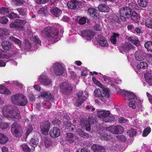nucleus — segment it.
<instances>
[{
    "label": "nucleus",
    "mask_w": 152,
    "mask_h": 152,
    "mask_svg": "<svg viewBox=\"0 0 152 152\" xmlns=\"http://www.w3.org/2000/svg\"><path fill=\"white\" fill-rule=\"evenodd\" d=\"M2 113L4 116L9 120L17 121L21 118L19 109L13 105L4 106L3 108Z\"/></svg>",
    "instance_id": "1"
},
{
    "label": "nucleus",
    "mask_w": 152,
    "mask_h": 152,
    "mask_svg": "<svg viewBox=\"0 0 152 152\" xmlns=\"http://www.w3.org/2000/svg\"><path fill=\"white\" fill-rule=\"evenodd\" d=\"M42 36L46 39L50 40L51 42H56L58 41L59 31L55 27L47 26L41 30Z\"/></svg>",
    "instance_id": "2"
},
{
    "label": "nucleus",
    "mask_w": 152,
    "mask_h": 152,
    "mask_svg": "<svg viewBox=\"0 0 152 152\" xmlns=\"http://www.w3.org/2000/svg\"><path fill=\"white\" fill-rule=\"evenodd\" d=\"M118 93L120 94H123L127 97L128 100H130L129 104L130 107L135 109L137 106L140 107L141 105V102L140 99L137 97L133 92L120 89L118 91Z\"/></svg>",
    "instance_id": "3"
},
{
    "label": "nucleus",
    "mask_w": 152,
    "mask_h": 152,
    "mask_svg": "<svg viewBox=\"0 0 152 152\" xmlns=\"http://www.w3.org/2000/svg\"><path fill=\"white\" fill-rule=\"evenodd\" d=\"M94 94L95 96L98 97L103 102L107 101L110 96L109 89L107 88H104L102 90L96 89L94 91Z\"/></svg>",
    "instance_id": "4"
},
{
    "label": "nucleus",
    "mask_w": 152,
    "mask_h": 152,
    "mask_svg": "<svg viewBox=\"0 0 152 152\" xmlns=\"http://www.w3.org/2000/svg\"><path fill=\"white\" fill-rule=\"evenodd\" d=\"M11 131L12 134L17 137H20L23 135L22 126L17 122H14L11 128Z\"/></svg>",
    "instance_id": "5"
},
{
    "label": "nucleus",
    "mask_w": 152,
    "mask_h": 152,
    "mask_svg": "<svg viewBox=\"0 0 152 152\" xmlns=\"http://www.w3.org/2000/svg\"><path fill=\"white\" fill-rule=\"evenodd\" d=\"M119 12L120 18L122 20L130 18L132 13V10L127 6L121 7L120 9Z\"/></svg>",
    "instance_id": "6"
},
{
    "label": "nucleus",
    "mask_w": 152,
    "mask_h": 152,
    "mask_svg": "<svg viewBox=\"0 0 152 152\" xmlns=\"http://www.w3.org/2000/svg\"><path fill=\"white\" fill-rule=\"evenodd\" d=\"M38 81L41 84L45 86L49 87L52 86V80L48 77L45 73H42L38 77Z\"/></svg>",
    "instance_id": "7"
},
{
    "label": "nucleus",
    "mask_w": 152,
    "mask_h": 152,
    "mask_svg": "<svg viewBox=\"0 0 152 152\" xmlns=\"http://www.w3.org/2000/svg\"><path fill=\"white\" fill-rule=\"evenodd\" d=\"M77 101L75 103V105L79 107L86 99L87 97L86 95H88V92L85 91L84 92L82 91H80L77 93Z\"/></svg>",
    "instance_id": "8"
},
{
    "label": "nucleus",
    "mask_w": 152,
    "mask_h": 152,
    "mask_svg": "<svg viewBox=\"0 0 152 152\" xmlns=\"http://www.w3.org/2000/svg\"><path fill=\"white\" fill-rule=\"evenodd\" d=\"M97 113L98 116L102 118L104 122H108L113 120V118L111 119V118L109 117L110 112L109 111L101 110L98 111Z\"/></svg>",
    "instance_id": "9"
},
{
    "label": "nucleus",
    "mask_w": 152,
    "mask_h": 152,
    "mask_svg": "<svg viewBox=\"0 0 152 152\" xmlns=\"http://www.w3.org/2000/svg\"><path fill=\"white\" fill-rule=\"evenodd\" d=\"M60 88L61 92L65 95L70 93L72 89L71 85L66 82H64L61 84Z\"/></svg>",
    "instance_id": "10"
},
{
    "label": "nucleus",
    "mask_w": 152,
    "mask_h": 152,
    "mask_svg": "<svg viewBox=\"0 0 152 152\" xmlns=\"http://www.w3.org/2000/svg\"><path fill=\"white\" fill-rule=\"evenodd\" d=\"M107 130L114 134H121L124 131L123 128L120 126H114L107 128Z\"/></svg>",
    "instance_id": "11"
},
{
    "label": "nucleus",
    "mask_w": 152,
    "mask_h": 152,
    "mask_svg": "<svg viewBox=\"0 0 152 152\" xmlns=\"http://www.w3.org/2000/svg\"><path fill=\"white\" fill-rule=\"evenodd\" d=\"M50 125V123L48 121H45L41 124V131L43 134L46 135L48 134Z\"/></svg>",
    "instance_id": "12"
},
{
    "label": "nucleus",
    "mask_w": 152,
    "mask_h": 152,
    "mask_svg": "<svg viewBox=\"0 0 152 152\" xmlns=\"http://www.w3.org/2000/svg\"><path fill=\"white\" fill-rule=\"evenodd\" d=\"M81 34L82 36L85 37L86 39L91 40L94 37L95 34L88 29H86L82 31L81 32Z\"/></svg>",
    "instance_id": "13"
},
{
    "label": "nucleus",
    "mask_w": 152,
    "mask_h": 152,
    "mask_svg": "<svg viewBox=\"0 0 152 152\" xmlns=\"http://www.w3.org/2000/svg\"><path fill=\"white\" fill-rule=\"evenodd\" d=\"M135 59L139 61H142L145 58V53L142 50H138L134 54Z\"/></svg>",
    "instance_id": "14"
},
{
    "label": "nucleus",
    "mask_w": 152,
    "mask_h": 152,
    "mask_svg": "<svg viewBox=\"0 0 152 152\" xmlns=\"http://www.w3.org/2000/svg\"><path fill=\"white\" fill-rule=\"evenodd\" d=\"M49 134L50 136L53 138L57 137L60 135V130L58 128L53 127L50 131Z\"/></svg>",
    "instance_id": "15"
},
{
    "label": "nucleus",
    "mask_w": 152,
    "mask_h": 152,
    "mask_svg": "<svg viewBox=\"0 0 152 152\" xmlns=\"http://www.w3.org/2000/svg\"><path fill=\"white\" fill-rule=\"evenodd\" d=\"M23 20L21 19H17L15 22H12L10 25V27L17 29L22 28L21 25L22 23Z\"/></svg>",
    "instance_id": "16"
},
{
    "label": "nucleus",
    "mask_w": 152,
    "mask_h": 152,
    "mask_svg": "<svg viewBox=\"0 0 152 152\" xmlns=\"http://www.w3.org/2000/svg\"><path fill=\"white\" fill-rule=\"evenodd\" d=\"M97 12V10L94 8H89L88 10V13L90 17L95 20L97 19L98 15Z\"/></svg>",
    "instance_id": "17"
},
{
    "label": "nucleus",
    "mask_w": 152,
    "mask_h": 152,
    "mask_svg": "<svg viewBox=\"0 0 152 152\" xmlns=\"http://www.w3.org/2000/svg\"><path fill=\"white\" fill-rule=\"evenodd\" d=\"M22 94L18 93L12 95L11 97V101L14 104L18 105Z\"/></svg>",
    "instance_id": "18"
},
{
    "label": "nucleus",
    "mask_w": 152,
    "mask_h": 152,
    "mask_svg": "<svg viewBox=\"0 0 152 152\" xmlns=\"http://www.w3.org/2000/svg\"><path fill=\"white\" fill-rule=\"evenodd\" d=\"M77 2L76 0H70L67 3L68 7L71 9L76 10L78 8L77 7Z\"/></svg>",
    "instance_id": "19"
},
{
    "label": "nucleus",
    "mask_w": 152,
    "mask_h": 152,
    "mask_svg": "<svg viewBox=\"0 0 152 152\" xmlns=\"http://www.w3.org/2000/svg\"><path fill=\"white\" fill-rule=\"evenodd\" d=\"M76 138V136L74 134L68 133L66 137V140L69 142L72 143L75 142Z\"/></svg>",
    "instance_id": "20"
},
{
    "label": "nucleus",
    "mask_w": 152,
    "mask_h": 152,
    "mask_svg": "<svg viewBox=\"0 0 152 152\" xmlns=\"http://www.w3.org/2000/svg\"><path fill=\"white\" fill-rule=\"evenodd\" d=\"M91 148L94 152H105L106 151L105 149L102 146L96 144L93 145Z\"/></svg>",
    "instance_id": "21"
},
{
    "label": "nucleus",
    "mask_w": 152,
    "mask_h": 152,
    "mask_svg": "<svg viewBox=\"0 0 152 152\" xmlns=\"http://www.w3.org/2000/svg\"><path fill=\"white\" fill-rule=\"evenodd\" d=\"M41 96L45 99L50 100L52 102L54 100V97L53 95H51L50 93L46 92H41Z\"/></svg>",
    "instance_id": "22"
},
{
    "label": "nucleus",
    "mask_w": 152,
    "mask_h": 152,
    "mask_svg": "<svg viewBox=\"0 0 152 152\" xmlns=\"http://www.w3.org/2000/svg\"><path fill=\"white\" fill-rule=\"evenodd\" d=\"M98 8L99 11L104 12H108L110 10L109 7L104 4H101L99 5Z\"/></svg>",
    "instance_id": "23"
},
{
    "label": "nucleus",
    "mask_w": 152,
    "mask_h": 152,
    "mask_svg": "<svg viewBox=\"0 0 152 152\" xmlns=\"http://www.w3.org/2000/svg\"><path fill=\"white\" fill-rule=\"evenodd\" d=\"M50 12L54 16L58 17L62 13V11L57 7H55L50 10Z\"/></svg>",
    "instance_id": "24"
},
{
    "label": "nucleus",
    "mask_w": 152,
    "mask_h": 152,
    "mask_svg": "<svg viewBox=\"0 0 152 152\" xmlns=\"http://www.w3.org/2000/svg\"><path fill=\"white\" fill-rule=\"evenodd\" d=\"M131 19L136 23H138L140 22V16L135 11H133L131 14Z\"/></svg>",
    "instance_id": "25"
},
{
    "label": "nucleus",
    "mask_w": 152,
    "mask_h": 152,
    "mask_svg": "<svg viewBox=\"0 0 152 152\" xmlns=\"http://www.w3.org/2000/svg\"><path fill=\"white\" fill-rule=\"evenodd\" d=\"M21 95L18 105L25 106L27 104L28 100L26 97L23 94H22Z\"/></svg>",
    "instance_id": "26"
},
{
    "label": "nucleus",
    "mask_w": 152,
    "mask_h": 152,
    "mask_svg": "<svg viewBox=\"0 0 152 152\" xmlns=\"http://www.w3.org/2000/svg\"><path fill=\"white\" fill-rule=\"evenodd\" d=\"M2 48L5 50H9L12 47L10 42L7 41H3L1 44Z\"/></svg>",
    "instance_id": "27"
},
{
    "label": "nucleus",
    "mask_w": 152,
    "mask_h": 152,
    "mask_svg": "<svg viewBox=\"0 0 152 152\" xmlns=\"http://www.w3.org/2000/svg\"><path fill=\"white\" fill-rule=\"evenodd\" d=\"M53 69L55 74L58 76L61 75L65 70L64 67H54Z\"/></svg>",
    "instance_id": "28"
},
{
    "label": "nucleus",
    "mask_w": 152,
    "mask_h": 152,
    "mask_svg": "<svg viewBox=\"0 0 152 152\" xmlns=\"http://www.w3.org/2000/svg\"><path fill=\"white\" fill-rule=\"evenodd\" d=\"M144 77L148 84L150 85H152V72L145 73Z\"/></svg>",
    "instance_id": "29"
},
{
    "label": "nucleus",
    "mask_w": 152,
    "mask_h": 152,
    "mask_svg": "<svg viewBox=\"0 0 152 152\" xmlns=\"http://www.w3.org/2000/svg\"><path fill=\"white\" fill-rule=\"evenodd\" d=\"M98 42L99 45L102 47H107L108 45L107 41L105 38L103 37L99 39Z\"/></svg>",
    "instance_id": "30"
},
{
    "label": "nucleus",
    "mask_w": 152,
    "mask_h": 152,
    "mask_svg": "<svg viewBox=\"0 0 152 152\" xmlns=\"http://www.w3.org/2000/svg\"><path fill=\"white\" fill-rule=\"evenodd\" d=\"M8 34L7 29L0 30V38L2 40H4L6 38Z\"/></svg>",
    "instance_id": "31"
},
{
    "label": "nucleus",
    "mask_w": 152,
    "mask_h": 152,
    "mask_svg": "<svg viewBox=\"0 0 152 152\" xmlns=\"http://www.w3.org/2000/svg\"><path fill=\"white\" fill-rule=\"evenodd\" d=\"M113 35L111 37L110 40L113 45H115L116 44L117 41L116 38L118 37L120 35L118 33H113Z\"/></svg>",
    "instance_id": "32"
},
{
    "label": "nucleus",
    "mask_w": 152,
    "mask_h": 152,
    "mask_svg": "<svg viewBox=\"0 0 152 152\" xmlns=\"http://www.w3.org/2000/svg\"><path fill=\"white\" fill-rule=\"evenodd\" d=\"M81 124L82 126L86 128V129L87 131H90L91 130V124L88 121H86L81 122Z\"/></svg>",
    "instance_id": "33"
},
{
    "label": "nucleus",
    "mask_w": 152,
    "mask_h": 152,
    "mask_svg": "<svg viewBox=\"0 0 152 152\" xmlns=\"http://www.w3.org/2000/svg\"><path fill=\"white\" fill-rule=\"evenodd\" d=\"M0 93L5 94H10V91L7 88L4 86L0 85Z\"/></svg>",
    "instance_id": "34"
},
{
    "label": "nucleus",
    "mask_w": 152,
    "mask_h": 152,
    "mask_svg": "<svg viewBox=\"0 0 152 152\" xmlns=\"http://www.w3.org/2000/svg\"><path fill=\"white\" fill-rule=\"evenodd\" d=\"M51 102H52L50 99L45 100L42 103V106L45 108L50 109L51 105Z\"/></svg>",
    "instance_id": "35"
},
{
    "label": "nucleus",
    "mask_w": 152,
    "mask_h": 152,
    "mask_svg": "<svg viewBox=\"0 0 152 152\" xmlns=\"http://www.w3.org/2000/svg\"><path fill=\"white\" fill-rule=\"evenodd\" d=\"M133 46L130 44L128 43H125L122 46V49L124 52L129 51L131 48H132Z\"/></svg>",
    "instance_id": "36"
},
{
    "label": "nucleus",
    "mask_w": 152,
    "mask_h": 152,
    "mask_svg": "<svg viewBox=\"0 0 152 152\" xmlns=\"http://www.w3.org/2000/svg\"><path fill=\"white\" fill-rule=\"evenodd\" d=\"M8 137L3 134L0 133V143L4 144L8 141Z\"/></svg>",
    "instance_id": "37"
},
{
    "label": "nucleus",
    "mask_w": 152,
    "mask_h": 152,
    "mask_svg": "<svg viewBox=\"0 0 152 152\" xmlns=\"http://www.w3.org/2000/svg\"><path fill=\"white\" fill-rule=\"evenodd\" d=\"M16 10L20 15L23 16L26 15L27 11L26 8L20 7L17 8Z\"/></svg>",
    "instance_id": "38"
},
{
    "label": "nucleus",
    "mask_w": 152,
    "mask_h": 152,
    "mask_svg": "<svg viewBox=\"0 0 152 152\" xmlns=\"http://www.w3.org/2000/svg\"><path fill=\"white\" fill-rule=\"evenodd\" d=\"M148 0H138V3L140 6L142 7H146L148 4Z\"/></svg>",
    "instance_id": "39"
},
{
    "label": "nucleus",
    "mask_w": 152,
    "mask_h": 152,
    "mask_svg": "<svg viewBox=\"0 0 152 152\" xmlns=\"http://www.w3.org/2000/svg\"><path fill=\"white\" fill-rule=\"evenodd\" d=\"M7 15L8 17L12 19H14L17 18H20V16L19 15L13 12L9 13Z\"/></svg>",
    "instance_id": "40"
},
{
    "label": "nucleus",
    "mask_w": 152,
    "mask_h": 152,
    "mask_svg": "<svg viewBox=\"0 0 152 152\" xmlns=\"http://www.w3.org/2000/svg\"><path fill=\"white\" fill-rule=\"evenodd\" d=\"M9 39L10 41H12L15 42L16 44H18L19 46H20L21 44V41L19 39L12 36L9 38Z\"/></svg>",
    "instance_id": "41"
},
{
    "label": "nucleus",
    "mask_w": 152,
    "mask_h": 152,
    "mask_svg": "<svg viewBox=\"0 0 152 152\" xmlns=\"http://www.w3.org/2000/svg\"><path fill=\"white\" fill-rule=\"evenodd\" d=\"M38 144V141L35 139H31L29 142L30 145L34 149Z\"/></svg>",
    "instance_id": "42"
},
{
    "label": "nucleus",
    "mask_w": 152,
    "mask_h": 152,
    "mask_svg": "<svg viewBox=\"0 0 152 152\" xmlns=\"http://www.w3.org/2000/svg\"><path fill=\"white\" fill-rule=\"evenodd\" d=\"M20 147L24 152H30V149L26 144H23L21 145Z\"/></svg>",
    "instance_id": "43"
},
{
    "label": "nucleus",
    "mask_w": 152,
    "mask_h": 152,
    "mask_svg": "<svg viewBox=\"0 0 152 152\" xmlns=\"http://www.w3.org/2000/svg\"><path fill=\"white\" fill-rule=\"evenodd\" d=\"M67 122L66 128L68 129L69 131H73L75 128L74 126L71 124L69 122Z\"/></svg>",
    "instance_id": "44"
},
{
    "label": "nucleus",
    "mask_w": 152,
    "mask_h": 152,
    "mask_svg": "<svg viewBox=\"0 0 152 152\" xmlns=\"http://www.w3.org/2000/svg\"><path fill=\"white\" fill-rule=\"evenodd\" d=\"M9 12V9L8 8L2 7L0 9V14L5 15Z\"/></svg>",
    "instance_id": "45"
},
{
    "label": "nucleus",
    "mask_w": 152,
    "mask_h": 152,
    "mask_svg": "<svg viewBox=\"0 0 152 152\" xmlns=\"http://www.w3.org/2000/svg\"><path fill=\"white\" fill-rule=\"evenodd\" d=\"M151 128L150 127L146 128L143 131L142 136L144 137H146L151 132Z\"/></svg>",
    "instance_id": "46"
},
{
    "label": "nucleus",
    "mask_w": 152,
    "mask_h": 152,
    "mask_svg": "<svg viewBox=\"0 0 152 152\" xmlns=\"http://www.w3.org/2000/svg\"><path fill=\"white\" fill-rule=\"evenodd\" d=\"M78 132L79 135L81 137L85 138H88L89 137V135L88 134L85 133L81 130L78 131Z\"/></svg>",
    "instance_id": "47"
},
{
    "label": "nucleus",
    "mask_w": 152,
    "mask_h": 152,
    "mask_svg": "<svg viewBox=\"0 0 152 152\" xmlns=\"http://www.w3.org/2000/svg\"><path fill=\"white\" fill-rule=\"evenodd\" d=\"M12 1L17 6H21L25 2L24 0H12Z\"/></svg>",
    "instance_id": "48"
},
{
    "label": "nucleus",
    "mask_w": 152,
    "mask_h": 152,
    "mask_svg": "<svg viewBox=\"0 0 152 152\" xmlns=\"http://www.w3.org/2000/svg\"><path fill=\"white\" fill-rule=\"evenodd\" d=\"M136 134V131L134 129H132L127 132V134L130 137L135 136Z\"/></svg>",
    "instance_id": "49"
},
{
    "label": "nucleus",
    "mask_w": 152,
    "mask_h": 152,
    "mask_svg": "<svg viewBox=\"0 0 152 152\" xmlns=\"http://www.w3.org/2000/svg\"><path fill=\"white\" fill-rule=\"evenodd\" d=\"M145 25L147 27L152 29V20L147 19L145 21Z\"/></svg>",
    "instance_id": "50"
},
{
    "label": "nucleus",
    "mask_w": 152,
    "mask_h": 152,
    "mask_svg": "<svg viewBox=\"0 0 152 152\" xmlns=\"http://www.w3.org/2000/svg\"><path fill=\"white\" fill-rule=\"evenodd\" d=\"M137 7V4L133 2H132L129 4V6L128 7H129V8L132 10V9H136Z\"/></svg>",
    "instance_id": "51"
},
{
    "label": "nucleus",
    "mask_w": 152,
    "mask_h": 152,
    "mask_svg": "<svg viewBox=\"0 0 152 152\" xmlns=\"http://www.w3.org/2000/svg\"><path fill=\"white\" fill-rule=\"evenodd\" d=\"M10 124V123L2 122L0 124V127L2 129H5L8 127Z\"/></svg>",
    "instance_id": "52"
},
{
    "label": "nucleus",
    "mask_w": 152,
    "mask_h": 152,
    "mask_svg": "<svg viewBox=\"0 0 152 152\" xmlns=\"http://www.w3.org/2000/svg\"><path fill=\"white\" fill-rule=\"evenodd\" d=\"M44 144L45 147L48 148L50 146L51 144V141L48 138L46 137L44 141Z\"/></svg>",
    "instance_id": "53"
},
{
    "label": "nucleus",
    "mask_w": 152,
    "mask_h": 152,
    "mask_svg": "<svg viewBox=\"0 0 152 152\" xmlns=\"http://www.w3.org/2000/svg\"><path fill=\"white\" fill-rule=\"evenodd\" d=\"M110 136L107 134L102 133L101 135V138L102 140H109Z\"/></svg>",
    "instance_id": "54"
},
{
    "label": "nucleus",
    "mask_w": 152,
    "mask_h": 152,
    "mask_svg": "<svg viewBox=\"0 0 152 152\" xmlns=\"http://www.w3.org/2000/svg\"><path fill=\"white\" fill-rule=\"evenodd\" d=\"M8 21V19L5 16L0 17V23L5 24H6Z\"/></svg>",
    "instance_id": "55"
},
{
    "label": "nucleus",
    "mask_w": 152,
    "mask_h": 152,
    "mask_svg": "<svg viewBox=\"0 0 152 152\" xmlns=\"http://www.w3.org/2000/svg\"><path fill=\"white\" fill-rule=\"evenodd\" d=\"M118 121L120 123L123 124L127 123L128 122V120L126 118H125L122 117H120L119 118Z\"/></svg>",
    "instance_id": "56"
},
{
    "label": "nucleus",
    "mask_w": 152,
    "mask_h": 152,
    "mask_svg": "<svg viewBox=\"0 0 152 152\" xmlns=\"http://www.w3.org/2000/svg\"><path fill=\"white\" fill-rule=\"evenodd\" d=\"M31 47V43L28 41H26L25 45V49L29 50L30 49Z\"/></svg>",
    "instance_id": "57"
},
{
    "label": "nucleus",
    "mask_w": 152,
    "mask_h": 152,
    "mask_svg": "<svg viewBox=\"0 0 152 152\" xmlns=\"http://www.w3.org/2000/svg\"><path fill=\"white\" fill-rule=\"evenodd\" d=\"M117 137L118 139L122 142H125L126 140V137L122 135H118L117 136Z\"/></svg>",
    "instance_id": "58"
},
{
    "label": "nucleus",
    "mask_w": 152,
    "mask_h": 152,
    "mask_svg": "<svg viewBox=\"0 0 152 152\" xmlns=\"http://www.w3.org/2000/svg\"><path fill=\"white\" fill-rule=\"evenodd\" d=\"M86 21V19L84 17L81 18L79 20V23L80 25H84L85 24Z\"/></svg>",
    "instance_id": "59"
},
{
    "label": "nucleus",
    "mask_w": 152,
    "mask_h": 152,
    "mask_svg": "<svg viewBox=\"0 0 152 152\" xmlns=\"http://www.w3.org/2000/svg\"><path fill=\"white\" fill-rule=\"evenodd\" d=\"M39 12L40 13L43 14L44 16H45L47 12V9L45 7H42L41 8Z\"/></svg>",
    "instance_id": "60"
},
{
    "label": "nucleus",
    "mask_w": 152,
    "mask_h": 152,
    "mask_svg": "<svg viewBox=\"0 0 152 152\" xmlns=\"http://www.w3.org/2000/svg\"><path fill=\"white\" fill-rule=\"evenodd\" d=\"M152 42L151 41H148L146 42L144 45L145 48L149 50L151 45Z\"/></svg>",
    "instance_id": "61"
},
{
    "label": "nucleus",
    "mask_w": 152,
    "mask_h": 152,
    "mask_svg": "<svg viewBox=\"0 0 152 152\" xmlns=\"http://www.w3.org/2000/svg\"><path fill=\"white\" fill-rule=\"evenodd\" d=\"M92 79L94 83L96 85H98L99 86H100V85H101L99 81L97 80L95 77H92Z\"/></svg>",
    "instance_id": "62"
},
{
    "label": "nucleus",
    "mask_w": 152,
    "mask_h": 152,
    "mask_svg": "<svg viewBox=\"0 0 152 152\" xmlns=\"http://www.w3.org/2000/svg\"><path fill=\"white\" fill-rule=\"evenodd\" d=\"M34 41L37 44L40 45L41 42L37 36H35L34 37Z\"/></svg>",
    "instance_id": "63"
},
{
    "label": "nucleus",
    "mask_w": 152,
    "mask_h": 152,
    "mask_svg": "<svg viewBox=\"0 0 152 152\" xmlns=\"http://www.w3.org/2000/svg\"><path fill=\"white\" fill-rule=\"evenodd\" d=\"M94 29L96 31H100L101 29V27L100 25L98 24H95L94 26Z\"/></svg>",
    "instance_id": "64"
}]
</instances>
